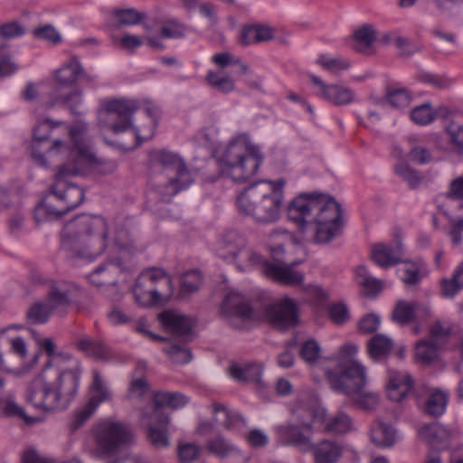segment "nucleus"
<instances>
[{"mask_svg":"<svg viewBox=\"0 0 463 463\" xmlns=\"http://www.w3.org/2000/svg\"><path fill=\"white\" fill-rule=\"evenodd\" d=\"M38 345L49 359L28 386L26 400L44 411L65 410L79 387V362L69 353L58 352L52 338H43Z\"/></svg>","mask_w":463,"mask_h":463,"instance_id":"1","label":"nucleus"},{"mask_svg":"<svg viewBox=\"0 0 463 463\" xmlns=\"http://www.w3.org/2000/svg\"><path fill=\"white\" fill-rule=\"evenodd\" d=\"M110 244L126 249L129 244L128 232L124 228L116 229L100 215H80L65 226L62 247L72 258L93 260Z\"/></svg>","mask_w":463,"mask_h":463,"instance_id":"2","label":"nucleus"},{"mask_svg":"<svg viewBox=\"0 0 463 463\" xmlns=\"http://www.w3.org/2000/svg\"><path fill=\"white\" fill-rule=\"evenodd\" d=\"M287 213L307 241L327 243L340 232V204L328 195L300 194L289 203Z\"/></svg>","mask_w":463,"mask_h":463,"instance_id":"3","label":"nucleus"},{"mask_svg":"<svg viewBox=\"0 0 463 463\" xmlns=\"http://www.w3.org/2000/svg\"><path fill=\"white\" fill-rule=\"evenodd\" d=\"M285 181H260L246 187L237 198L238 210L257 222L270 223L279 218Z\"/></svg>","mask_w":463,"mask_h":463,"instance_id":"4","label":"nucleus"},{"mask_svg":"<svg viewBox=\"0 0 463 463\" xmlns=\"http://www.w3.org/2000/svg\"><path fill=\"white\" fill-rule=\"evenodd\" d=\"M150 162L158 170L152 186L161 201L170 202L175 195L187 189L194 181L184 159L174 152L154 151L150 154Z\"/></svg>","mask_w":463,"mask_h":463,"instance_id":"5","label":"nucleus"},{"mask_svg":"<svg viewBox=\"0 0 463 463\" xmlns=\"http://www.w3.org/2000/svg\"><path fill=\"white\" fill-rule=\"evenodd\" d=\"M260 147L250 142L249 135L235 136L225 146L219 159L220 173L234 182L251 178L263 163Z\"/></svg>","mask_w":463,"mask_h":463,"instance_id":"6","label":"nucleus"},{"mask_svg":"<svg viewBox=\"0 0 463 463\" xmlns=\"http://www.w3.org/2000/svg\"><path fill=\"white\" fill-rule=\"evenodd\" d=\"M366 383V368L357 364L347 368L343 375L330 377V386L334 391L349 397L357 407L371 411L377 406L379 395L377 392L367 391Z\"/></svg>","mask_w":463,"mask_h":463,"instance_id":"7","label":"nucleus"},{"mask_svg":"<svg viewBox=\"0 0 463 463\" xmlns=\"http://www.w3.org/2000/svg\"><path fill=\"white\" fill-rule=\"evenodd\" d=\"M87 128L84 122H77L68 128L71 142L73 143V148L70 151L72 166L69 169V173L80 174L89 167H94L104 175L113 173L117 169V163L113 160L97 158L86 144L84 134Z\"/></svg>","mask_w":463,"mask_h":463,"instance_id":"8","label":"nucleus"},{"mask_svg":"<svg viewBox=\"0 0 463 463\" xmlns=\"http://www.w3.org/2000/svg\"><path fill=\"white\" fill-rule=\"evenodd\" d=\"M138 109L136 100L113 99L104 102L99 111V121L102 127L114 133H121L132 126V116Z\"/></svg>","mask_w":463,"mask_h":463,"instance_id":"9","label":"nucleus"},{"mask_svg":"<svg viewBox=\"0 0 463 463\" xmlns=\"http://www.w3.org/2000/svg\"><path fill=\"white\" fill-rule=\"evenodd\" d=\"M131 432L123 423L104 420L97 424L95 440L97 450L100 455L110 456L129 443Z\"/></svg>","mask_w":463,"mask_h":463,"instance_id":"10","label":"nucleus"},{"mask_svg":"<svg viewBox=\"0 0 463 463\" xmlns=\"http://www.w3.org/2000/svg\"><path fill=\"white\" fill-rule=\"evenodd\" d=\"M36 282L46 286V301L58 315L63 317L67 314L69 307L78 302L80 288L76 284L66 280H54L35 277Z\"/></svg>","mask_w":463,"mask_h":463,"instance_id":"11","label":"nucleus"},{"mask_svg":"<svg viewBox=\"0 0 463 463\" xmlns=\"http://www.w3.org/2000/svg\"><path fill=\"white\" fill-rule=\"evenodd\" d=\"M61 125V121H52L45 119L40 122L33 129V141L31 144V154L34 161L42 166L46 165L44 158L45 152L57 151L59 153L66 152L70 157V151L73 148L68 147L62 141L56 139L52 144H49L48 138L51 131Z\"/></svg>","mask_w":463,"mask_h":463,"instance_id":"12","label":"nucleus"},{"mask_svg":"<svg viewBox=\"0 0 463 463\" xmlns=\"http://www.w3.org/2000/svg\"><path fill=\"white\" fill-rule=\"evenodd\" d=\"M72 166V161L61 165L56 175V181L52 185L51 191L56 197V201L63 206L66 213L78 207L84 199L83 190L67 182V177L77 175L78 174H70L69 169Z\"/></svg>","mask_w":463,"mask_h":463,"instance_id":"13","label":"nucleus"},{"mask_svg":"<svg viewBox=\"0 0 463 463\" xmlns=\"http://www.w3.org/2000/svg\"><path fill=\"white\" fill-rule=\"evenodd\" d=\"M92 375L91 397L89 402L75 413L71 422L73 430H77L82 426L92 416L101 402H107L111 398V392L100 373L95 370Z\"/></svg>","mask_w":463,"mask_h":463,"instance_id":"14","label":"nucleus"},{"mask_svg":"<svg viewBox=\"0 0 463 463\" xmlns=\"http://www.w3.org/2000/svg\"><path fill=\"white\" fill-rule=\"evenodd\" d=\"M161 279H165L167 284L172 287L171 280L164 269L152 268L145 270L137 279L133 288L136 301L143 307L158 303L161 298L159 292L156 289H149L143 292L142 284L146 281L156 283Z\"/></svg>","mask_w":463,"mask_h":463,"instance_id":"15","label":"nucleus"},{"mask_svg":"<svg viewBox=\"0 0 463 463\" xmlns=\"http://www.w3.org/2000/svg\"><path fill=\"white\" fill-rule=\"evenodd\" d=\"M311 82L317 87V96L335 106H345L355 100L354 91L344 85L326 84L319 77L309 74Z\"/></svg>","mask_w":463,"mask_h":463,"instance_id":"16","label":"nucleus"},{"mask_svg":"<svg viewBox=\"0 0 463 463\" xmlns=\"http://www.w3.org/2000/svg\"><path fill=\"white\" fill-rule=\"evenodd\" d=\"M267 317L279 329H288L298 322L297 303L290 298H284L280 302L268 308Z\"/></svg>","mask_w":463,"mask_h":463,"instance_id":"17","label":"nucleus"},{"mask_svg":"<svg viewBox=\"0 0 463 463\" xmlns=\"http://www.w3.org/2000/svg\"><path fill=\"white\" fill-rule=\"evenodd\" d=\"M262 274L276 282L291 287L302 285L304 281V274L295 268V264L279 260L263 264Z\"/></svg>","mask_w":463,"mask_h":463,"instance_id":"18","label":"nucleus"},{"mask_svg":"<svg viewBox=\"0 0 463 463\" xmlns=\"http://www.w3.org/2000/svg\"><path fill=\"white\" fill-rule=\"evenodd\" d=\"M164 327L184 342L192 340L194 321L191 317L167 310L158 317Z\"/></svg>","mask_w":463,"mask_h":463,"instance_id":"19","label":"nucleus"},{"mask_svg":"<svg viewBox=\"0 0 463 463\" xmlns=\"http://www.w3.org/2000/svg\"><path fill=\"white\" fill-rule=\"evenodd\" d=\"M413 380L407 372L390 370L388 372V396L394 402L402 401L411 390Z\"/></svg>","mask_w":463,"mask_h":463,"instance_id":"20","label":"nucleus"},{"mask_svg":"<svg viewBox=\"0 0 463 463\" xmlns=\"http://www.w3.org/2000/svg\"><path fill=\"white\" fill-rule=\"evenodd\" d=\"M307 429L302 428L301 425H288L279 427L278 434L285 444L298 447L303 452L311 450L312 442L310 438L305 434Z\"/></svg>","mask_w":463,"mask_h":463,"instance_id":"21","label":"nucleus"},{"mask_svg":"<svg viewBox=\"0 0 463 463\" xmlns=\"http://www.w3.org/2000/svg\"><path fill=\"white\" fill-rule=\"evenodd\" d=\"M402 245L394 244H376L372 249L371 258L373 261L381 268L388 269L401 262Z\"/></svg>","mask_w":463,"mask_h":463,"instance_id":"22","label":"nucleus"},{"mask_svg":"<svg viewBox=\"0 0 463 463\" xmlns=\"http://www.w3.org/2000/svg\"><path fill=\"white\" fill-rule=\"evenodd\" d=\"M66 211L56 201V197L50 190V193L43 198L34 209V219L36 222L53 221L64 215Z\"/></svg>","mask_w":463,"mask_h":463,"instance_id":"23","label":"nucleus"},{"mask_svg":"<svg viewBox=\"0 0 463 463\" xmlns=\"http://www.w3.org/2000/svg\"><path fill=\"white\" fill-rule=\"evenodd\" d=\"M66 211L56 201V197L50 190V193L43 198L34 209V219L36 222L53 221L64 215Z\"/></svg>","mask_w":463,"mask_h":463,"instance_id":"24","label":"nucleus"},{"mask_svg":"<svg viewBox=\"0 0 463 463\" xmlns=\"http://www.w3.org/2000/svg\"><path fill=\"white\" fill-rule=\"evenodd\" d=\"M314 463H336L342 456L341 445L331 439H323L312 444Z\"/></svg>","mask_w":463,"mask_h":463,"instance_id":"25","label":"nucleus"},{"mask_svg":"<svg viewBox=\"0 0 463 463\" xmlns=\"http://www.w3.org/2000/svg\"><path fill=\"white\" fill-rule=\"evenodd\" d=\"M153 402L155 405L153 413L160 422L167 424L169 421L168 417L161 415L159 409L163 407L177 409L184 406L188 400L180 392H158L154 395Z\"/></svg>","mask_w":463,"mask_h":463,"instance_id":"26","label":"nucleus"},{"mask_svg":"<svg viewBox=\"0 0 463 463\" xmlns=\"http://www.w3.org/2000/svg\"><path fill=\"white\" fill-rule=\"evenodd\" d=\"M246 243L245 238L237 231L225 232L218 241L217 254L220 258L230 260L232 256Z\"/></svg>","mask_w":463,"mask_h":463,"instance_id":"27","label":"nucleus"},{"mask_svg":"<svg viewBox=\"0 0 463 463\" xmlns=\"http://www.w3.org/2000/svg\"><path fill=\"white\" fill-rule=\"evenodd\" d=\"M82 72L83 67L78 58L71 57L54 71L55 82L61 87H71Z\"/></svg>","mask_w":463,"mask_h":463,"instance_id":"28","label":"nucleus"},{"mask_svg":"<svg viewBox=\"0 0 463 463\" xmlns=\"http://www.w3.org/2000/svg\"><path fill=\"white\" fill-rule=\"evenodd\" d=\"M263 366L257 363L233 364L230 366L231 377L241 383H261Z\"/></svg>","mask_w":463,"mask_h":463,"instance_id":"29","label":"nucleus"},{"mask_svg":"<svg viewBox=\"0 0 463 463\" xmlns=\"http://www.w3.org/2000/svg\"><path fill=\"white\" fill-rule=\"evenodd\" d=\"M274 30L271 26L256 24L244 27L240 35V43L243 46L257 44L271 40Z\"/></svg>","mask_w":463,"mask_h":463,"instance_id":"30","label":"nucleus"},{"mask_svg":"<svg viewBox=\"0 0 463 463\" xmlns=\"http://www.w3.org/2000/svg\"><path fill=\"white\" fill-rule=\"evenodd\" d=\"M222 311L227 317H237L243 319L250 318L252 310L244 301L243 297L234 291L229 292L222 306Z\"/></svg>","mask_w":463,"mask_h":463,"instance_id":"31","label":"nucleus"},{"mask_svg":"<svg viewBox=\"0 0 463 463\" xmlns=\"http://www.w3.org/2000/svg\"><path fill=\"white\" fill-rule=\"evenodd\" d=\"M229 261L234 262L241 270L257 268L262 273L263 264H266L268 260H264L262 256L252 249L248 248L245 244L244 247H241V249L236 251Z\"/></svg>","mask_w":463,"mask_h":463,"instance_id":"32","label":"nucleus"},{"mask_svg":"<svg viewBox=\"0 0 463 463\" xmlns=\"http://www.w3.org/2000/svg\"><path fill=\"white\" fill-rule=\"evenodd\" d=\"M440 343L434 340H420L415 345L414 357L421 365H430L439 359Z\"/></svg>","mask_w":463,"mask_h":463,"instance_id":"33","label":"nucleus"},{"mask_svg":"<svg viewBox=\"0 0 463 463\" xmlns=\"http://www.w3.org/2000/svg\"><path fill=\"white\" fill-rule=\"evenodd\" d=\"M418 312H422L424 315L428 316L430 309L428 307L419 305L415 302L400 300L396 303L392 312V319L402 325L407 324L414 318Z\"/></svg>","mask_w":463,"mask_h":463,"instance_id":"34","label":"nucleus"},{"mask_svg":"<svg viewBox=\"0 0 463 463\" xmlns=\"http://www.w3.org/2000/svg\"><path fill=\"white\" fill-rule=\"evenodd\" d=\"M370 437L375 446L390 448L396 441V431L391 425L379 420L372 426Z\"/></svg>","mask_w":463,"mask_h":463,"instance_id":"35","label":"nucleus"},{"mask_svg":"<svg viewBox=\"0 0 463 463\" xmlns=\"http://www.w3.org/2000/svg\"><path fill=\"white\" fill-rule=\"evenodd\" d=\"M151 418L152 422L147 426V438L151 444L158 449L165 448L169 445V439L166 432L165 426L167 424L162 423L155 416L154 413L148 415V413H143V419Z\"/></svg>","mask_w":463,"mask_h":463,"instance_id":"36","label":"nucleus"},{"mask_svg":"<svg viewBox=\"0 0 463 463\" xmlns=\"http://www.w3.org/2000/svg\"><path fill=\"white\" fill-rule=\"evenodd\" d=\"M420 438L431 446H445L449 439V431L438 422L425 424L419 428Z\"/></svg>","mask_w":463,"mask_h":463,"instance_id":"37","label":"nucleus"},{"mask_svg":"<svg viewBox=\"0 0 463 463\" xmlns=\"http://www.w3.org/2000/svg\"><path fill=\"white\" fill-rule=\"evenodd\" d=\"M376 38V32L370 24H364L357 28L354 33L353 48L364 54L373 53L372 45Z\"/></svg>","mask_w":463,"mask_h":463,"instance_id":"38","label":"nucleus"},{"mask_svg":"<svg viewBox=\"0 0 463 463\" xmlns=\"http://www.w3.org/2000/svg\"><path fill=\"white\" fill-rule=\"evenodd\" d=\"M393 346L392 340L385 335L377 334L373 335L367 343V352L369 356L374 361L385 358L392 351Z\"/></svg>","mask_w":463,"mask_h":463,"instance_id":"39","label":"nucleus"},{"mask_svg":"<svg viewBox=\"0 0 463 463\" xmlns=\"http://www.w3.org/2000/svg\"><path fill=\"white\" fill-rule=\"evenodd\" d=\"M82 102V91L74 90L67 94H52L50 100L46 102L47 109H52L55 106H64L71 113H77L76 109Z\"/></svg>","mask_w":463,"mask_h":463,"instance_id":"40","label":"nucleus"},{"mask_svg":"<svg viewBox=\"0 0 463 463\" xmlns=\"http://www.w3.org/2000/svg\"><path fill=\"white\" fill-rule=\"evenodd\" d=\"M292 413L302 428L311 430V423L323 416L322 411L314 406H307L298 402L292 409Z\"/></svg>","mask_w":463,"mask_h":463,"instance_id":"41","label":"nucleus"},{"mask_svg":"<svg viewBox=\"0 0 463 463\" xmlns=\"http://www.w3.org/2000/svg\"><path fill=\"white\" fill-rule=\"evenodd\" d=\"M358 351L357 345L352 343H347L342 345L339 349L338 359H339V372H329L327 373L328 381L330 382V377L332 375H343L347 368H349L354 364H357L359 365H363L361 363L356 361L354 357Z\"/></svg>","mask_w":463,"mask_h":463,"instance_id":"42","label":"nucleus"},{"mask_svg":"<svg viewBox=\"0 0 463 463\" xmlns=\"http://www.w3.org/2000/svg\"><path fill=\"white\" fill-rule=\"evenodd\" d=\"M357 283L363 288L367 296L377 294L383 288L381 280L372 277L365 266L360 265L355 269Z\"/></svg>","mask_w":463,"mask_h":463,"instance_id":"43","label":"nucleus"},{"mask_svg":"<svg viewBox=\"0 0 463 463\" xmlns=\"http://www.w3.org/2000/svg\"><path fill=\"white\" fill-rule=\"evenodd\" d=\"M78 346L88 355L98 360H109L110 358L109 348L101 341L84 338L78 342Z\"/></svg>","mask_w":463,"mask_h":463,"instance_id":"44","label":"nucleus"},{"mask_svg":"<svg viewBox=\"0 0 463 463\" xmlns=\"http://www.w3.org/2000/svg\"><path fill=\"white\" fill-rule=\"evenodd\" d=\"M205 80L212 89L219 92L226 94L235 90L236 85L234 80L230 75L221 71H209Z\"/></svg>","mask_w":463,"mask_h":463,"instance_id":"45","label":"nucleus"},{"mask_svg":"<svg viewBox=\"0 0 463 463\" xmlns=\"http://www.w3.org/2000/svg\"><path fill=\"white\" fill-rule=\"evenodd\" d=\"M317 63L324 70L335 75L347 71L351 64L349 61L341 56H331L328 54H321L317 60Z\"/></svg>","mask_w":463,"mask_h":463,"instance_id":"46","label":"nucleus"},{"mask_svg":"<svg viewBox=\"0 0 463 463\" xmlns=\"http://www.w3.org/2000/svg\"><path fill=\"white\" fill-rule=\"evenodd\" d=\"M326 429L334 433L345 434L354 430V424L351 417L345 412L339 411L326 423Z\"/></svg>","mask_w":463,"mask_h":463,"instance_id":"47","label":"nucleus"},{"mask_svg":"<svg viewBox=\"0 0 463 463\" xmlns=\"http://www.w3.org/2000/svg\"><path fill=\"white\" fill-rule=\"evenodd\" d=\"M120 25H135L141 23L146 14L135 8H115L111 12Z\"/></svg>","mask_w":463,"mask_h":463,"instance_id":"48","label":"nucleus"},{"mask_svg":"<svg viewBox=\"0 0 463 463\" xmlns=\"http://www.w3.org/2000/svg\"><path fill=\"white\" fill-rule=\"evenodd\" d=\"M448 399L444 392L437 391L430 393L425 402V411L433 417L440 416L444 413Z\"/></svg>","mask_w":463,"mask_h":463,"instance_id":"49","label":"nucleus"},{"mask_svg":"<svg viewBox=\"0 0 463 463\" xmlns=\"http://www.w3.org/2000/svg\"><path fill=\"white\" fill-rule=\"evenodd\" d=\"M202 280L200 271L193 269L185 272L181 279L180 294L187 296L195 292L201 287Z\"/></svg>","mask_w":463,"mask_h":463,"instance_id":"50","label":"nucleus"},{"mask_svg":"<svg viewBox=\"0 0 463 463\" xmlns=\"http://www.w3.org/2000/svg\"><path fill=\"white\" fill-rule=\"evenodd\" d=\"M118 267V263L114 264L111 262L99 265L93 272L89 275L90 282L96 287L114 283V280H112L109 277V273L111 272V269H116Z\"/></svg>","mask_w":463,"mask_h":463,"instance_id":"51","label":"nucleus"},{"mask_svg":"<svg viewBox=\"0 0 463 463\" xmlns=\"http://www.w3.org/2000/svg\"><path fill=\"white\" fill-rule=\"evenodd\" d=\"M207 449L218 457L224 458L237 452L236 448L222 436H218L207 443Z\"/></svg>","mask_w":463,"mask_h":463,"instance_id":"52","label":"nucleus"},{"mask_svg":"<svg viewBox=\"0 0 463 463\" xmlns=\"http://www.w3.org/2000/svg\"><path fill=\"white\" fill-rule=\"evenodd\" d=\"M53 312L55 311L51 308L47 301L46 303L38 302L29 308L27 317L33 324H43Z\"/></svg>","mask_w":463,"mask_h":463,"instance_id":"53","label":"nucleus"},{"mask_svg":"<svg viewBox=\"0 0 463 463\" xmlns=\"http://www.w3.org/2000/svg\"><path fill=\"white\" fill-rule=\"evenodd\" d=\"M163 352H165L175 364H187L192 359L191 351L179 345L169 344L163 348Z\"/></svg>","mask_w":463,"mask_h":463,"instance_id":"54","label":"nucleus"},{"mask_svg":"<svg viewBox=\"0 0 463 463\" xmlns=\"http://www.w3.org/2000/svg\"><path fill=\"white\" fill-rule=\"evenodd\" d=\"M395 173L401 176L411 189L416 188L422 180L420 173L405 163L398 164L395 166Z\"/></svg>","mask_w":463,"mask_h":463,"instance_id":"55","label":"nucleus"},{"mask_svg":"<svg viewBox=\"0 0 463 463\" xmlns=\"http://www.w3.org/2000/svg\"><path fill=\"white\" fill-rule=\"evenodd\" d=\"M213 412L215 420L222 424L226 429H232L235 424L241 420V415L229 411L223 405L214 404Z\"/></svg>","mask_w":463,"mask_h":463,"instance_id":"56","label":"nucleus"},{"mask_svg":"<svg viewBox=\"0 0 463 463\" xmlns=\"http://www.w3.org/2000/svg\"><path fill=\"white\" fill-rule=\"evenodd\" d=\"M187 31L186 26L176 19H168L164 22L160 33L165 38H182Z\"/></svg>","mask_w":463,"mask_h":463,"instance_id":"57","label":"nucleus"},{"mask_svg":"<svg viewBox=\"0 0 463 463\" xmlns=\"http://www.w3.org/2000/svg\"><path fill=\"white\" fill-rule=\"evenodd\" d=\"M411 118L418 125H428L431 123L436 114L433 112L430 103H425L414 108L411 111Z\"/></svg>","mask_w":463,"mask_h":463,"instance_id":"58","label":"nucleus"},{"mask_svg":"<svg viewBox=\"0 0 463 463\" xmlns=\"http://www.w3.org/2000/svg\"><path fill=\"white\" fill-rule=\"evenodd\" d=\"M424 276L422 267L415 263H409L403 270L402 280L406 286L411 287L418 285Z\"/></svg>","mask_w":463,"mask_h":463,"instance_id":"59","label":"nucleus"},{"mask_svg":"<svg viewBox=\"0 0 463 463\" xmlns=\"http://www.w3.org/2000/svg\"><path fill=\"white\" fill-rule=\"evenodd\" d=\"M321 348L319 344L314 340L309 339L306 341L300 349L301 358L307 364H315L320 357Z\"/></svg>","mask_w":463,"mask_h":463,"instance_id":"60","label":"nucleus"},{"mask_svg":"<svg viewBox=\"0 0 463 463\" xmlns=\"http://www.w3.org/2000/svg\"><path fill=\"white\" fill-rule=\"evenodd\" d=\"M387 99L393 108L402 109L411 104V96L405 89H396L387 93Z\"/></svg>","mask_w":463,"mask_h":463,"instance_id":"61","label":"nucleus"},{"mask_svg":"<svg viewBox=\"0 0 463 463\" xmlns=\"http://www.w3.org/2000/svg\"><path fill=\"white\" fill-rule=\"evenodd\" d=\"M37 39L45 40L52 43H60L61 40L60 33L51 24L40 26L33 31Z\"/></svg>","mask_w":463,"mask_h":463,"instance_id":"62","label":"nucleus"},{"mask_svg":"<svg viewBox=\"0 0 463 463\" xmlns=\"http://www.w3.org/2000/svg\"><path fill=\"white\" fill-rule=\"evenodd\" d=\"M328 315L331 320L337 325H343L350 318L348 308L343 303L331 305L328 309Z\"/></svg>","mask_w":463,"mask_h":463,"instance_id":"63","label":"nucleus"},{"mask_svg":"<svg viewBox=\"0 0 463 463\" xmlns=\"http://www.w3.org/2000/svg\"><path fill=\"white\" fill-rule=\"evenodd\" d=\"M199 453L200 449L195 444L184 443L178 448V458L181 463H192L199 457Z\"/></svg>","mask_w":463,"mask_h":463,"instance_id":"64","label":"nucleus"}]
</instances>
